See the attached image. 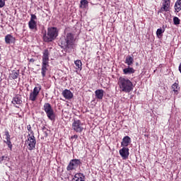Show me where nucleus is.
Segmentation results:
<instances>
[{
	"instance_id": "c85d7f7f",
	"label": "nucleus",
	"mask_w": 181,
	"mask_h": 181,
	"mask_svg": "<svg viewBox=\"0 0 181 181\" xmlns=\"http://www.w3.org/2000/svg\"><path fill=\"white\" fill-rule=\"evenodd\" d=\"M173 22L175 25H179L180 23V20L177 17H174Z\"/></svg>"
},
{
	"instance_id": "a211bd4d",
	"label": "nucleus",
	"mask_w": 181,
	"mask_h": 181,
	"mask_svg": "<svg viewBox=\"0 0 181 181\" xmlns=\"http://www.w3.org/2000/svg\"><path fill=\"white\" fill-rule=\"evenodd\" d=\"M12 103L14 105H21V104L22 103V98H21V96L16 95L13 98Z\"/></svg>"
},
{
	"instance_id": "1a4fd4ad",
	"label": "nucleus",
	"mask_w": 181,
	"mask_h": 181,
	"mask_svg": "<svg viewBox=\"0 0 181 181\" xmlns=\"http://www.w3.org/2000/svg\"><path fill=\"white\" fill-rule=\"evenodd\" d=\"M119 153L122 159H128V156H129V148L128 147H123L119 151Z\"/></svg>"
},
{
	"instance_id": "f3484780",
	"label": "nucleus",
	"mask_w": 181,
	"mask_h": 181,
	"mask_svg": "<svg viewBox=\"0 0 181 181\" xmlns=\"http://www.w3.org/2000/svg\"><path fill=\"white\" fill-rule=\"evenodd\" d=\"M86 177L83 173H77L75 175L73 181H84Z\"/></svg>"
},
{
	"instance_id": "6e6552de",
	"label": "nucleus",
	"mask_w": 181,
	"mask_h": 181,
	"mask_svg": "<svg viewBox=\"0 0 181 181\" xmlns=\"http://www.w3.org/2000/svg\"><path fill=\"white\" fill-rule=\"evenodd\" d=\"M81 164V161L79 159H74L69 162V164L67 166V170H74L77 169L78 165Z\"/></svg>"
},
{
	"instance_id": "c756f323",
	"label": "nucleus",
	"mask_w": 181,
	"mask_h": 181,
	"mask_svg": "<svg viewBox=\"0 0 181 181\" xmlns=\"http://www.w3.org/2000/svg\"><path fill=\"white\" fill-rule=\"evenodd\" d=\"M88 4V1L87 0L81 1V4L82 5V6H83V8H86V5H87Z\"/></svg>"
},
{
	"instance_id": "a878e982",
	"label": "nucleus",
	"mask_w": 181,
	"mask_h": 181,
	"mask_svg": "<svg viewBox=\"0 0 181 181\" xmlns=\"http://www.w3.org/2000/svg\"><path fill=\"white\" fill-rule=\"evenodd\" d=\"M172 88L173 91L176 93V94H177V91H179V84H177V83H175L174 84H173Z\"/></svg>"
},
{
	"instance_id": "f8f14e48",
	"label": "nucleus",
	"mask_w": 181,
	"mask_h": 181,
	"mask_svg": "<svg viewBox=\"0 0 181 181\" xmlns=\"http://www.w3.org/2000/svg\"><path fill=\"white\" fill-rule=\"evenodd\" d=\"M42 64H49V50L47 49H45L43 52Z\"/></svg>"
},
{
	"instance_id": "f704fd0d",
	"label": "nucleus",
	"mask_w": 181,
	"mask_h": 181,
	"mask_svg": "<svg viewBox=\"0 0 181 181\" xmlns=\"http://www.w3.org/2000/svg\"><path fill=\"white\" fill-rule=\"evenodd\" d=\"M27 129H28V131H29V132H31V133L33 132H32V127H30V124L27 126Z\"/></svg>"
},
{
	"instance_id": "f257e3e1",
	"label": "nucleus",
	"mask_w": 181,
	"mask_h": 181,
	"mask_svg": "<svg viewBox=\"0 0 181 181\" xmlns=\"http://www.w3.org/2000/svg\"><path fill=\"white\" fill-rule=\"evenodd\" d=\"M120 91L124 93H131L134 90V84L127 78L120 77L118 81Z\"/></svg>"
},
{
	"instance_id": "4be33fe9",
	"label": "nucleus",
	"mask_w": 181,
	"mask_h": 181,
	"mask_svg": "<svg viewBox=\"0 0 181 181\" xmlns=\"http://www.w3.org/2000/svg\"><path fill=\"white\" fill-rule=\"evenodd\" d=\"M175 9L177 12H180L181 11V0H177L175 4Z\"/></svg>"
},
{
	"instance_id": "2eb2a0df",
	"label": "nucleus",
	"mask_w": 181,
	"mask_h": 181,
	"mask_svg": "<svg viewBox=\"0 0 181 181\" xmlns=\"http://www.w3.org/2000/svg\"><path fill=\"white\" fill-rule=\"evenodd\" d=\"M5 42L7 45H11V43H15V37L11 35H7L5 37Z\"/></svg>"
},
{
	"instance_id": "9b49d317",
	"label": "nucleus",
	"mask_w": 181,
	"mask_h": 181,
	"mask_svg": "<svg viewBox=\"0 0 181 181\" xmlns=\"http://www.w3.org/2000/svg\"><path fill=\"white\" fill-rule=\"evenodd\" d=\"M62 95L66 100H71V98H73V93H71L69 89L63 90Z\"/></svg>"
},
{
	"instance_id": "cd10ccee",
	"label": "nucleus",
	"mask_w": 181,
	"mask_h": 181,
	"mask_svg": "<svg viewBox=\"0 0 181 181\" xmlns=\"http://www.w3.org/2000/svg\"><path fill=\"white\" fill-rule=\"evenodd\" d=\"M4 142L6 144V145L8 146L9 149L11 151H12V142H11V139H8V140L5 141Z\"/></svg>"
},
{
	"instance_id": "473e14b6",
	"label": "nucleus",
	"mask_w": 181,
	"mask_h": 181,
	"mask_svg": "<svg viewBox=\"0 0 181 181\" xmlns=\"http://www.w3.org/2000/svg\"><path fill=\"white\" fill-rule=\"evenodd\" d=\"M5 6V0H0V8Z\"/></svg>"
},
{
	"instance_id": "9d476101",
	"label": "nucleus",
	"mask_w": 181,
	"mask_h": 181,
	"mask_svg": "<svg viewBox=\"0 0 181 181\" xmlns=\"http://www.w3.org/2000/svg\"><path fill=\"white\" fill-rule=\"evenodd\" d=\"M169 9H170V0H163L160 12H168L169 11Z\"/></svg>"
},
{
	"instance_id": "5701e85b",
	"label": "nucleus",
	"mask_w": 181,
	"mask_h": 181,
	"mask_svg": "<svg viewBox=\"0 0 181 181\" xmlns=\"http://www.w3.org/2000/svg\"><path fill=\"white\" fill-rule=\"evenodd\" d=\"M18 76H19V71H13V72L10 74V78H13V80H16V78H18Z\"/></svg>"
},
{
	"instance_id": "6ab92c4d",
	"label": "nucleus",
	"mask_w": 181,
	"mask_h": 181,
	"mask_svg": "<svg viewBox=\"0 0 181 181\" xmlns=\"http://www.w3.org/2000/svg\"><path fill=\"white\" fill-rule=\"evenodd\" d=\"M28 27L31 30H37V24L35 21H30L28 22Z\"/></svg>"
},
{
	"instance_id": "bb28decb",
	"label": "nucleus",
	"mask_w": 181,
	"mask_h": 181,
	"mask_svg": "<svg viewBox=\"0 0 181 181\" xmlns=\"http://www.w3.org/2000/svg\"><path fill=\"white\" fill-rule=\"evenodd\" d=\"M163 32H165L164 30H162V28H158L156 31V35L158 37H159V36H162V34L163 33Z\"/></svg>"
},
{
	"instance_id": "f03ea898",
	"label": "nucleus",
	"mask_w": 181,
	"mask_h": 181,
	"mask_svg": "<svg viewBox=\"0 0 181 181\" xmlns=\"http://www.w3.org/2000/svg\"><path fill=\"white\" fill-rule=\"evenodd\" d=\"M61 45L64 49H71L74 45V35L71 33H67L61 38Z\"/></svg>"
},
{
	"instance_id": "7ed1b4c3",
	"label": "nucleus",
	"mask_w": 181,
	"mask_h": 181,
	"mask_svg": "<svg viewBox=\"0 0 181 181\" xmlns=\"http://www.w3.org/2000/svg\"><path fill=\"white\" fill-rule=\"evenodd\" d=\"M58 36L57 28L52 27L48 28L47 35H45L43 36V39L45 42H52L54 40L56 37Z\"/></svg>"
},
{
	"instance_id": "aec40b11",
	"label": "nucleus",
	"mask_w": 181,
	"mask_h": 181,
	"mask_svg": "<svg viewBox=\"0 0 181 181\" xmlns=\"http://www.w3.org/2000/svg\"><path fill=\"white\" fill-rule=\"evenodd\" d=\"M47 67H49V64H42L41 74L42 77H46V73L47 72Z\"/></svg>"
},
{
	"instance_id": "4468645a",
	"label": "nucleus",
	"mask_w": 181,
	"mask_h": 181,
	"mask_svg": "<svg viewBox=\"0 0 181 181\" xmlns=\"http://www.w3.org/2000/svg\"><path fill=\"white\" fill-rule=\"evenodd\" d=\"M95 95L96 98L98 100H103V97H104V90L98 89L95 91Z\"/></svg>"
},
{
	"instance_id": "b1692460",
	"label": "nucleus",
	"mask_w": 181,
	"mask_h": 181,
	"mask_svg": "<svg viewBox=\"0 0 181 181\" xmlns=\"http://www.w3.org/2000/svg\"><path fill=\"white\" fill-rule=\"evenodd\" d=\"M75 65H76V69L77 70H81L82 69V66H83V64L81 63V60H76L75 61Z\"/></svg>"
},
{
	"instance_id": "4c0bfd02",
	"label": "nucleus",
	"mask_w": 181,
	"mask_h": 181,
	"mask_svg": "<svg viewBox=\"0 0 181 181\" xmlns=\"http://www.w3.org/2000/svg\"><path fill=\"white\" fill-rule=\"evenodd\" d=\"M16 108H19V106H18V105H16Z\"/></svg>"
},
{
	"instance_id": "2f4dec72",
	"label": "nucleus",
	"mask_w": 181,
	"mask_h": 181,
	"mask_svg": "<svg viewBox=\"0 0 181 181\" xmlns=\"http://www.w3.org/2000/svg\"><path fill=\"white\" fill-rule=\"evenodd\" d=\"M49 130H47L46 128L43 129V133H44V136H47V135H49Z\"/></svg>"
},
{
	"instance_id": "20e7f679",
	"label": "nucleus",
	"mask_w": 181,
	"mask_h": 181,
	"mask_svg": "<svg viewBox=\"0 0 181 181\" xmlns=\"http://www.w3.org/2000/svg\"><path fill=\"white\" fill-rule=\"evenodd\" d=\"M43 110L47 114V117L50 119L51 121L54 120V118L56 117L54 115V110H53V108H52V105L49 103H46L44 104Z\"/></svg>"
},
{
	"instance_id": "412c9836",
	"label": "nucleus",
	"mask_w": 181,
	"mask_h": 181,
	"mask_svg": "<svg viewBox=\"0 0 181 181\" xmlns=\"http://www.w3.org/2000/svg\"><path fill=\"white\" fill-rule=\"evenodd\" d=\"M125 63L126 64H127V66H132V64H134V57H131L129 55H128L127 57H126V59H125Z\"/></svg>"
},
{
	"instance_id": "ddd939ff",
	"label": "nucleus",
	"mask_w": 181,
	"mask_h": 181,
	"mask_svg": "<svg viewBox=\"0 0 181 181\" xmlns=\"http://www.w3.org/2000/svg\"><path fill=\"white\" fill-rule=\"evenodd\" d=\"M129 144H131V138L128 136H124L122 139V141L121 143L122 146H124V148H127V146H128Z\"/></svg>"
},
{
	"instance_id": "c9c22d12",
	"label": "nucleus",
	"mask_w": 181,
	"mask_h": 181,
	"mask_svg": "<svg viewBox=\"0 0 181 181\" xmlns=\"http://www.w3.org/2000/svg\"><path fill=\"white\" fill-rule=\"evenodd\" d=\"M77 138H78V136H77L76 134L71 136L72 139H77Z\"/></svg>"
},
{
	"instance_id": "7c9ffc66",
	"label": "nucleus",
	"mask_w": 181,
	"mask_h": 181,
	"mask_svg": "<svg viewBox=\"0 0 181 181\" xmlns=\"http://www.w3.org/2000/svg\"><path fill=\"white\" fill-rule=\"evenodd\" d=\"M5 136L6 140L11 139V135L9 134V132H8V130L5 132Z\"/></svg>"
},
{
	"instance_id": "393cba45",
	"label": "nucleus",
	"mask_w": 181,
	"mask_h": 181,
	"mask_svg": "<svg viewBox=\"0 0 181 181\" xmlns=\"http://www.w3.org/2000/svg\"><path fill=\"white\" fill-rule=\"evenodd\" d=\"M9 158H8V156H3L0 157V163H5L6 162H8Z\"/></svg>"
},
{
	"instance_id": "423d86ee",
	"label": "nucleus",
	"mask_w": 181,
	"mask_h": 181,
	"mask_svg": "<svg viewBox=\"0 0 181 181\" xmlns=\"http://www.w3.org/2000/svg\"><path fill=\"white\" fill-rule=\"evenodd\" d=\"M72 129H74L75 132L81 134L83 131H84V124L78 119L74 120L72 123Z\"/></svg>"
},
{
	"instance_id": "0eeeda50",
	"label": "nucleus",
	"mask_w": 181,
	"mask_h": 181,
	"mask_svg": "<svg viewBox=\"0 0 181 181\" xmlns=\"http://www.w3.org/2000/svg\"><path fill=\"white\" fill-rule=\"evenodd\" d=\"M41 90L42 86L38 85L37 86H35L33 89V91L30 93V100L31 101H36V98H37V96L39 95Z\"/></svg>"
},
{
	"instance_id": "72a5a7b5",
	"label": "nucleus",
	"mask_w": 181,
	"mask_h": 181,
	"mask_svg": "<svg viewBox=\"0 0 181 181\" xmlns=\"http://www.w3.org/2000/svg\"><path fill=\"white\" fill-rule=\"evenodd\" d=\"M36 19H37V17H36V15L31 14V18L30 21H36Z\"/></svg>"
},
{
	"instance_id": "e433bc0d",
	"label": "nucleus",
	"mask_w": 181,
	"mask_h": 181,
	"mask_svg": "<svg viewBox=\"0 0 181 181\" xmlns=\"http://www.w3.org/2000/svg\"><path fill=\"white\" fill-rule=\"evenodd\" d=\"M30 62H31L32 63H33V62H35V59H30Z\"/></svg>"
},
{
	"instance_id": "dca6fc26",
	"label": "nucleus",
	"mask_w": 181,
	"mask_h": 181,
	"mask_svg": "<svg viewBox=\"0 0 181 181\" xmlns=\"http://www.w3.org/2000/svg\"><path fill=\"white\" fill-rule=\"evenodd\" d=\"M135 73V69L134 68L128 66L127 68H125L123 69V74L125 75H129V74H134Z\"/></svg>"
},
{
	"instance_id": "39448f33",
	"label": "nucleus",
	"mask_w": 181,
	"mask_h": 181,
	"mask_svg": "<svg viewBox=\"0 0 181 181\" xmlns=\"http://www.w3.org/2000/svg\"><path fill=\"white\" fill-rule=\"evenodd\" d=\"M27 138L28 139L25 141V145H28L29 151H33L36 146V139L33 134H28Z\"/></svg>"
}]
</instances>
